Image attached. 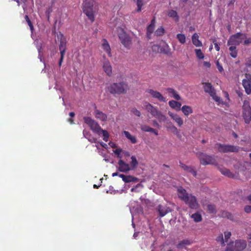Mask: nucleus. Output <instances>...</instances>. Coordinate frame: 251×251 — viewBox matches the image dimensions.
<instances>
[{"label":"nucleus","mask_w":251,"mask_h":251,"mask_svg":"<svg viewBox=\"0 0 251 251\" xmlns=\"http://www.w3.org/2000/svg\"><path fill=\"white\" fill-rule=\"evenodd\" d=\"M192 242L189 239H183L179 242L176 245V248L178 249H185L186 246L190 245Z\"/></svg>","instance_id":"a878e982"},{"label":"nucleus","mask_w":251,"mask_h":251,"mask_svg":"<svg viewBox=\"0 0 251 251\" xmlns=\"http://www.w3.org/2000/svg\"><path fill=\"white\" fill-rule=\"evenodd\" d=\"M133 1L136 2L137 6V12H140L142 10V6L144 4V0H133Z\"/></svg>","instance_id":"4c0bfd02"},{"label":"nucleus","mask_w":251,"mask_h":251,"mask_svg":"<svg viewBox=\"0 0 251 251\" xmlns=\"http://www.w3.org/2000/svg\"><path fill=\"white\" fill-rule=\"evenodd\" d=\"M224 96L227 99V100H229V95L227 92H224Z\"/></svg>","instance_id":"052dcab7"},{"label":"nucleus","mask_w":251,"mask_h":251,"mask_svg":"<svg viewBox=\"0 0 251 251\" xmlns=\"http://www.w3.org/2000/svg\"><path fill=\"white\" fill-rule=\"evenodd\" d=\"M69 115H70V116L71 118H72V117H74L75 116V113H74V112H70V113H69Z\"/></svg>","instance_id":"338daca9"},{"label":"nucleus","mask_w":251,"mask_h":251,"mask_svg":"<svg viewBox=\"0 0 251 251\" xmlns=\"http://www.w3.org/2000/svg\"><path fill=\"white\" fill-rule=\"evenodd\" d=\"M153 130H152V133H154L155 135H158V130H156V129H155L154 128H153L152 129Z\"/></svg>","instance_id":"0e129e2a"},{"label":"nucleus","mask_w":251,"mask_h":251,"mask_svg":"<svg viewBox=\"0 0 251 251\" xmlns=\"http://www.w3.org/2000/svg\"><path fill=\"white\" fill-rule=\"evenodd\" d=\"M214 44L215 50L217 51H219L220 48V46H219V44L216 42H215V43L214 42Z\"/></svg>","instance_id":"13d9d810"},{"label":"nucleus","mask_w":251,"mask_h":251,"mask_svg":"<svg viewBox=\"0 0 251 251\" xmlns=\"http://www.w3.org/2000/svg\"><path fill=\"white\" fill-rule=\"evenodd\" d=\"M246 34L241 32H238L230 36L227 45L228 46H236L242 43L244 39L246 38Z\"/></svg>","instance_id":"0eeeda50"},{"label":"nucleus","mask_w":251,"mask_h":251,"mask_svg":"<svg viewBox=\"0 0 251 251\" xmlns=\"http://www.w3.org/2000/svg\"><path fill=\"white\" fill-rule=\"evenodd\" d=\"M171 128L173 132H177V128L174 126H171Z\"/></svg>","instance_id":"680f3d73"},{"label":"nucleus","mask_w":251,"mask_h":251,"mask_svg":"<svg viewBox=\"0 0 251 251\" xmlns=\"http://www.w3.org/2000/svg\"><path fill=\"white\" fill-rule=\"evenodd\" d=\"M181 110L185 116H188L193 113V110L191 106L188 105H183L181 108Z\"/></svg>","instance_id":"2f4dec72"},{"label":"nucleus","mask_w":251,"mask_h":251,"mask_svg":"<svg viewBox=\"0 0 251 251\" xmlns=\"http://www.w3.org/2000/svg\"><path fill=\"white\" fill-rule=\"evenodd\" d=\"M203 65L205 67H207V68H210V66H211V64L209 62H206V61H204L203 62Z\"/></svg>","instance_id":"bf43d9fd"},{"label":"nucleus","mask_w":251,"mask_h":251,"mask_svg":"<svg viewBox=\"0 0 251 251\" xmlns=\"http://www.w3.org/2000/svg\"><path fill=\"white\" fill-rule=\"evenodd\" d=\"M216 66H217V69H218L220 73L223 72L224 71L222 65L220 64L219 61L218 60H217L216 61Z\"/></svg>","instance_id":"3c124183"},{"label":"nucleus","mask_w":251,"mask_h":251,"mask_svg":"<svg viewBox=\"0 0 251 251\" xmlns=\"http://www.w3.org/2000/svg\"><path fill=\"white\" fill-rule=\"evenodd\" d=\"M94 0H85L83 3V11L88 18L93 22L95 20L94 5Z\"/></svg>","instance_id":"20e7f679"},{"label":"nucleus","mask_w":251,"mask_h":251,"mask_svg":"<svg viewBox=\"0 0 251 251\" xmlns=\"http://www.w3.org/2000/svg\"><path fill=\"white\" fill-rule=\"evenodd\" d=\"M155 26V19L153 18L151 22L150 25H148L147 28V36L148 39H151V35L153 33Z\"/></svg>","instance_id":"b1692460"},{"label":"nucleus","mask_w":251,"mask_h":251,"mask_svg":"<svg viewBox=\"0 0 251 251\" xmlns=\"http://www.w3.org/2000/svg\"><path fill=\"white\" fill-rule=\"evenodd\" d=\"M198 158L202 165H213L216 163V159L214 156L206 153H200L198 154Z\"/></svg>","instance_id":"1a4fd4ad"},{"label":"nucleus","mask_w":251,"mask_h":251,"mask_svg":"<svg viewBox=\"0 0 251 251\" xmlns=\"http://www.w3.org/2000/svg\"><path fill=\"white\" fill-rule=\"evenodd\" d=\"M131 112L133 114H134L135 116H137L138 117H140L141 116V112H140V111H139L138 110H137L136 108H132L131 110Z\"/></svg>","instance_id":"8fccbe9b"},{"label":"nucleus","mask_w":251,"mask_h":251,"mask_svg":"<svg viewBox=\"0 0 251 251\" xmlns=\"http://www.w3.org/2000/svg\"><path fill=\"white\" fill-rule=\"evenodd\" d=\"M169 106L173 109L179 111L181 106V103L176 100H172L169 101Z\"/></svg>","instance_id":"cd10ccee"},{"label":"nucleus","mask_w":251,"mask_h":251,"mask_svg":"<svg viewBox=\"0 0 251 251\" xmlns=\"http://www.w3.org/2000/svg\"><path fill=\"white\" fill-rule=\"evenodd\" d=\"M230 51V55L233 58H236L237 56V50L236 47L234 46H231L229 48Z\"/></svg>","instance_id":"f704fd0d"},{"label":"nucleus","mask_w":251,"mask_h":251,"mask_svg":"<svg viewBox=\"0 0 251 251\" xmlns=\"http://www.w3.org/2000/svg\"><path fill=\"white\" fill-rule=\"evenodd\" d=\"M144 106L147 111L150 113L152 117L157 118L160 122L166 121V116L163 115L157 107L153 106L149 102H146Z\"/></svg>","instance_id":"f03ea898"},{"label":"nucleus","mask_w":251,"mask_h":251,"mask_svg":"<svg viewBox=\"0 0 251 251\" xmlns=\"http://www.w3.org/2000/svg\"><path fill=\"white\" fill-rule=\"evenodd\" d=\"M247 247V242L245 240L239 239L234 242L227 244L225 251H242Z\"/></svg>","instance_id":"39448f33"},{"label":"nucleus","mask_w":251,"mask_h":251,"mask_svg":"<svg viewBox=\"0 0 251 251\" xmlns=\"http://www.w3.org/2000/svg\"><path fill=\"white\" fill-rule=\"evenodd\" d=\"M131 161L130 163V167L131 170H134L138 166V163L135 156H132L131 157Z\"/></svg>","instance_id":"72a5a7b5"},{"label":"nucleus","mask_w":251,"mask_h":251,"mask_svg":"<svg viewBox=\"0 0 251 251\" xmlns=\"http://www.w3.org/2000/svg\"><path fill=\"white\" fill-rule=\"evenodd\" d=\"M168 16L172 18H173L176 22H178L179 18L176 11L174 10H170L167 12Z\"/></svg>","instance_id":"7c9ffc66"},{"label":"nucleus","mask_w":251,"mask_h":251,"mask_svg":"<svg viewBox=\"0 0 251 251\" xmlns=\"http://www.w3.org/2000/svg\"><path fill=\"white\" fill-rule=\"evenodd\" d=\"M158 211L160 216L162 217L166 215L167 213L171 212V209L169 207L159 205L158 206Z\"/></svg>","instance_id":"412c9836"},{"label":"nucleus","mask_w":251,"mask_h":251,"mask_svg":"<svg viewBox=\"0 0 251 251\" xmlns=\"http://www.w3.org/2000/svg\"><path fill=\"white\" fill-rule=\"evenodd\" d=\"M216 240L217 241V242L220 243L222 246H225V242L222 233L219 235V236L216 238Z\"/></svg>","instance_id":"37998d69"},{"label":"nucleus","mask_w":251,"mask_h":251,"mask_svg":"<svg viewBox=\"0 0 251 251\" xmlns=\"http://www.w3.org/2000/svg\"><path fill=\"white\" fill-rule=\"evenodd\" d=\"M102 48L103 50L107 53L108 56L111 57V48L107 41L104 39L102 40Z\"/></svg>","instance_id":"bb28decb"},{"label":"nucleus","mask_w":251,"mask_h":251,"mask_svg":"<svg viewBox=\"0 0 251 251\" xmlns=\"http://www.w3.org/2000/svg\"><path fill=\"white\" fill-rule=\"evenodd\" d=\"M243 117L246 124H249L251 120V107L248 100H244L242 106Z\"/></svg>","instance_id":"9d476101"},{"label":"nucleus","mask_w":251,"mask_h":251,"mask_svg":"<svg viewBox=\"0 0 251 251\" xmlns=\"http://www.w3.org/2000/svg\"><path fill=\"white\" fill-rule=\"evenodd\" d=\"M108 144L112 148H116L117 147L116 144L112 141H110Z\"/></svg>","instance_id":"5fc2aeb1"},{"label":"nucleus","mask_w":251,"mask_h":251,"mask_svg":"<svg viewBox=\"0 0 251 251\" xmlns=\"http://www.w3.org/2000/svg\"><path fill=\"white\" fill-rule=\"evenodd\" d=\"M224 235H225V242H227L228 239L230 238L231 236V233L229 231H225L224 232Z\"/></svg>","instance_id":"09e8293b"},{"label":"nucleus","mask_w":251,"mask_h":251,"mask_svg":"<svg viewBox=\"0 0 251 251\" xmlns=\"http://www.w3.org/2000/svg\"><path fill=\"white\" fill-rule=\"evenodd\" d=\"M195 51L196 53V56L198 58L200 59H202L204 58V54L202 52L201 49H196L195 50Z\"/></svg>","instance_id":"a18cd8bd"},{"label":"nucleus","mask_w":251,"mask_h":251,"mask_svg":"<svg viewBox=\"0 0 251 251\" xmlns=\"http://www.w3.org/2000/svg\"><path fill=\"white\" fill-rule=\"evenodd\" d=\"M153 125L154 126H159V124H158V123L156 121H154L153 122Z\"/></svg>","instance_id":"69168bd1"},{"label":"nucleus","mask_w":251,"mask_h":251,"mask_svg":"<svg viewBox=\"0 0 251 251\" xmlns=\"http://www.w3.org/2000/svg\"><path fill=\"white\" fill-rule=\"evenodd\" d=\"M191 218L194 220L195 222H200L202 220V217L201 214L197 212L194 214H192L191 216Z\"/></svg>","instance_id":"c9c22d12"},{"label":"nucleus","mask_w":251,"mask_h":251,"mask_svg":"<svg viewBox=\"0 0 251 251\" xmlns=\"http://www.w3.org/2000/svg\"><path fill=\"white\" fill-rule=\"evenodd\" d=\"M177 192L178 197L183 201L190 196V194H188L182 187H178Z\"/></svg>","instance_id":"f3484780"},{"label":"nucleus","mask_w":251,"mask_h":251,"mask_svg":"<svg viewBox=\"0 0 251 251\" xmlns=\"http://www.w3.org/2000/svg\"><path fill=\"white\" fill-rule=\"evenodd\" d=\"M101 62L103 72L107 76H111L112 75V68L109 60L103 56Z\"/></svg>","instance_id":"ddd939ff"},{"label":"nucleus","mask_w":251,"mask_h":251,"mask_svg":"<svg viewBox=\"0 0 251 251\" xmlns=\"http://www.w3.org/2000/svg\"><path fill=\"white\" fill-rule=\"evenodd\" d=\"M83 120L85 123L89 126L93 132L100 135V130L101 128L97 122L89 117H84Z\"/></svg>","instance_id":"9b49d317"},{"label":"nucleus","mask_w":251,"mask_h":251,"mask_svg":"<svg viewBox=\"0 0 251 251\" xmlns=\"http://www.w3.org/2000/svg\"><path fill=\"white\" fill-rule=\"evenodd\" d=\"M127 83L122 81L111 84L107 87L108 91L111 94H124L128 90Z\"/></svg>","instance_id":"f257e3e1"},{"label":"nucleus","mask_w":251,"mask_h":251,"mask_svg":"<svg viewBox=\"0 0 251 251\" xmlns=\"http://www.w3.org/2000/svg\"><path fill=\"white\" fill-rule=\"evenodd\" d=\"M219 170L222 174L227 176L228 177H233L234 176L233 174L227 169L224 167H219Z\"/></svg>","instance_id":"c756f323"},{"label":"nucleus","mask_w":251,"mask_h":251,"mask_svg":"<svg viewBox=\"0 0 251 251\" xmlns=\"http://www.w3.org/2000/svg\"><path fill=\"white\" fill-rule=\"evenodd\" d=\"M57 38L60 39V43L59 45V50L66 49L67 41L63 34L60 32L59 34L57 35Z\"/></svg>","instance_id":"4be33fe9"},{"label":"nucleus","mask_w":251,"mask_h":251,"mask_svg":"<svg viewBox=\"0 0 251 251\" xmlns=\"http://www.w3.org/2000/svg\"><path fill=\"white\" fill-rule=\"evenodd\" d=\"M168 114L177 124L179 126H181L183 124V120L177 114L171 112H169Z\"/></svg>","instance_id":"5701e85b"},{"label":"nucleus","mask_w":251,"mask_h":251,"mask_svg":"<svg viewBox=\"0 0 251 251\" xmlns=\"http://www.w3.org/2000/svg\"><path fill=\"white\" fill-rule=\"evenodd\" d=\"M179 166L185 171L191 173L194 176H196L197 173L193 167L191 166H187L181 161H179Z\"/></svg>","instance_id":"aec40b11"},{"label":"nucleus","mask_w":251,"mask_h":251,"mask_svg":"<svg viewBox=\"0 0 251 251\" xmlns=\"http://www.w3.org/2000/svg\"><path fill=\"white\" fill-rule=\"evenodd\" d=\"M166 91L170 95H172L173 98L176 100H180L181 99L180 96L174 89L171 88H168L166 89Z\"/></svg>","instance_id":"c85d7f7f"},{"label":"nucleus","mask_w":251,"mask_h":251,"mask_svg":"<svg viewBox=\"0 0 251 251\" xmlns=\"http://www.w3.org/2000/svg\"><path fill=\"white\" fill-rule=\"evenodd\" d=\"M251 43V38H249L245 40L244 42V45H249Z\"/></svg>","instance_id":"6e6d98bb"},{"label":"nucleus","mask_w":251,"mask_h":251,"mask_svg":"<svg viewBox=\"0 0 251 251\" xmlns=\"http://www.w3.org/2000/svg\"><path fill=\"white\" fill-rule=\"evenodd\" d=\"M207 211L209 213L216 214L217 210L214 204H210L207 205Z\"/></svg>","instance_id":"a19ab883"},{"label":"nucleus","mask_w":251,"mask_h":251,"mask_svg":"<svg viewBox=\"0 0 251 251\" xmlns=\"http://www.w3.org/2000/svg\"><path fill=\"white\" fill-rule=\"evenodd\" d=\"M242 85L246 93L248 95L251 94V75L249 74H245V78L242 80Z\"/></svg>","instance_id":"4468645a"},{"label":"nucleus","mask_w":251,"mask_h":251,"mask_svg":"<svg viewBox=\"0 0 251 251\" xmlns=\"http://www.w3.org/2000/svg\"><path fill=\"white\" fill-rule=\"evenodd\" d=\"M221 216L224 218H226L231 221H233L234 219L232 214L231 213L226 211H224L222 212Z\"/></svg>","instance_id":"e433bc0d"},{"label":"nucleus","mask_w":251,"mask_h":251,"mask_svg":"<svg viewBox=\"0 0 251 251\" xmlns=\"http://www.w3.org/2000/svg\"><path fill=\"white\" fill-rule=\"evenodd\" d=\"M176 38L181 44H184L186 42V37L183 34H177Z\"/></svg>","instance_id":"58836bf2"},{"label":"nucleus","mask_w":251,"mask_h":251,"mask_svg":"<svg viewBox=\"0 0 251 251\" xmlns=\"http://www.w3.org/2000/svg\"><path fill=\"white\" fill-rule=\"evenodd\" d=\"M68 122H70V124H74V120L73 119L71 118L68 119Z\"/></svg>","instance_id":"774afa93"},{"label":"nucleus","mask_w":251,"mask_h":251,"mask_svg":"<svg viewBox=\"0 0 251 251\" xmlns=\"http://www.w3.org/2000/svg\"><path fill=\"white\" fill-rule=\"evenodd\" d=\"M27 23L28 25L29 26L30 29L31 30H32L33 29V25H32L31 21L29 20L27 21Z\"/></svg>","instance_id":"4d7b16f0"},{"label":"nucleus","mask_w":251,"mask_h":251,"mask_svg":"<svg viewBox=\"0 0 251 251\" xmlns=\"http://www.w3.org/2000/svg\"><path fill=\"white\" fill-rule=\"evenodd\" d=\"M94 115L96 119L101 121L105 122L107 119V115L102 111L98 110L96 106H95V108Z\"/></svg>","instance_id":"a211bd4d"},{"label":"nucleus","mask_w":251,"mask_h":251,"mask_svg":"<svg viewBox=\"0 0 251 251\" xmlns=\"http://www.w3.org/2000/svg\"><path fill=\"white\" fill-rule=\"evenodd\" d=\"M151 49L152 51L159 53L163 52L162 49L160 48V46L158 45H153L152 46Z\"/></svg>","instance_id":"c03bdc74"},{"label":"nucleus","mask_w":251,"mask_h":251,"mask_svg":"<svg viewBox=\"0 0 251 251\" xmlns=\"http://www.w3.org/2000/svg\"><path fill=\"white\" fill-rule=\"evenodd\" d=\"M59 50L60 53V58L58 63V65L60 67L62 65V63L64 59V55L65 54L66 49Z\"/></svg>","instance_id":"79ce46f5"},{"label":"nucleus","mask_w":251,"mask_h":251,"mask_svg":"<svg viewBox=\"0 0 251 251\" xmlns=\"http://www.w3.org/2000/svg\"><path fill=\"white\" fill-rule=\"evenodd\" d=\"M141 129L143 131H144V132H151L152 130H152L153 128H151V127L148 126H146V125L142 126L141 127Z\"/></svg>","instance_id":"de8ad7c7"},{"label":"nucleus","mask_w":251,"mask_h":251,"mask_svg":"<svg viewBox=\"0 0 251 251\" xmlns=\"http://www.w3.org/2000/svg\"><path fill=\"white\" fill-rule=\"evenodd\" d=\"M186 204H187L189 208L193 209H198L200 205L198 203L197 199L196 197L190 194V196L187 198V199L184 201Z\"/></svg>","instance_id":"f8f14e48"},{"label":"nucleus","mask_w":251,"mask_h":251,"mask_svg":"<svg viewBox=\"0 0 251 251\" xmlns=\"http://www.w3.org/2000/svg\"><path fill=\"white\" fill-rule=\"evenodd\" d=\"M117 33L122 44L127 49H130L132 44V38L121 27L117 28Z\"/></svg>","instance_id":"7ed1b4c3"},{"label":"nucleus","mask_w":251,"mask_h":251,"mask_svg":"<svg viewBox=\"0 0 251 251\" xmlns=\"http://www.w3.org/2000/svg\"><path fill=\"white\" fill-rule=\"evenodd\" d=\"M244 211L247 213H251V205H246L244 207Z\"/></svg>","instance_id":"864d4df0"},{"label":"nucleus","mask_w":251,"mask_h":251,"mask_svg":"<svg viewBox=\"0 0 251 251\" xmlns=\"http://www.w3.org/2000/svg\"><path fill=\"white\" fill-rule=\"evenodd\" d=\"M122 151V150L121 149H117L114 151V152L117 155L118 158H121L120 156V154Z\"/></svg>","instance_id":"603ef678"},{"label":"nucleus","mask_w":251,"mask_h":251,"mask_svg":"<svg viewBox=\"0 0 251 251\" xmlns=\"http://www.w3.org/2000/svg\"><path fill=\"white\" fill-rule=\"evenodd\" d=\"M124 134L125 135V136L130 141V142L132 144H135L137 143V141L136 139V138L134 136H132L130 134V133L127 131H124Z\"/></svg>","instance_id":"473e14b6"},{"label":"nucleus","mask_w":251,"mask_h":251,"mask_svg":"<svg viewBox=\"0 0 251 251\" xmlns=\"http://www.w3.org/2000/svg\"><path fill=\"white\" fill-rule=\"evenodd\" d=\"M119 176L122 178L123 181L125 183H129L131 182H136L139 181V179L132 176H126L123 174H120Z\"/></svg>","instance_id":"6ab92c4d"},{"label":"nucleus","mask_w":251,"mask_h":251,"mask_svg":"<svg viewBox=\"0 0 251 251\" xmlns=\"http://www.w3.org/2000/svg\"><path fill=\"white\" fill-rule=\"evenodd\" d=\"M101 133L103 136V140L105 142H107L109 136L108 132L106 130L101 129V130H100V135Z\"/></svg>","instance_id":"ea45409f"},{"label":"nucleus","mask_w":251,"mask_h":251,"mask_svg":"<svg viewBox=\"0 0 251 251\" xmlns=\"http://www.w3.org/2000/svg\"><path fill=\"white\" fill-rule=\"evenodd\" d=\"M118 165V170L121 172L126 173L131 170L129 165L122 159L119 160Z\"/></svg>","instance_id":"dca6fc26"},{"label":"nucleus","mask_w":251,"mask_h":251,"mask_svg":"<svg viewBox=\"0 0 251 251\" xmlns=\"http://www.w3.org/2000/svg\"><path fill=\"white\" fill-rule=\"evenodd\" d=\"M215 148L217 149L218 151L222 153L226 152H236L239 150V147L233 145L222 144L221 143H217L215 145Z\"/></svg>","instance_id":"6e6552de"},{"label":"nucleus","mask_w":251,"mask_h":251,"mask_svg":"<svg viewBox=\"0 0 251 251\" xmlns=\"http://www.w3.org/2000/svg\"><path fill=\"white\" fill-rule=\"evenodd\" d=\"M202 84L205 92L208 93L215 101L219 104H226V103L223 102L220 97L216 95V90L210 83L203 82Z\"/></svg>","instance_id":"423d86ee"},{"label":"nucleus","mask_w":251,"mask_h":251,"mask_svg":"<svg viewBox=\"0 0 251 251\" xmlns=\"http://www.w3.org/2000/svg\"><path fill=\"white\" fill-rule=\"evenodd\" d=\"M146 92L149 93L153 98L157 99L160 101H166L165 98H164L160 92L157 91L153 90L151 89H148L146 90Z\"/></svg>","instance_id":"2eb2a0df"},{"label":"nucleus","mask_w":251,"mask_h":251,"mask_svg":"<svg viewBox=\"0 0 251 251\" xmlns=\"http://www.w3.org/2000/svg\"><path fill=\"white\" fill-rule=\"evenodd\" d=\"M100 145H101L102 147H103L104 148L106 149V148H107V147H107V145L106 144H105V143H103V142H101V143H100Z\"/></svg>","instance_id":"e2e57ef3"},{"label":"nucleus","mask_w":251,"mask_h":251,"mask_svg":"<svg viewBox=\"0 0 251 251\" xmlns=\"http://www.w3.org/2000/svg\"><path fill=\"white\" fill-rule=\"evenodd\" d=\"M165 32V30L164 28L162 26L158 28L157 30L155 31V34L157 36H162L164 34Z\"/></svg>","instance_id":"49530a36"},{"label":"nucleus","mask_w":251,"mask_h":251,"mask_svg":"<svg viewBox=\"0 0 251 251\" xmlns=\"http://www.w3.org/2000/svg\"><path fill=\"white\" fill-rule=\"evenodd\" d=\"M192 42L194 45L197 47L202 46V42L199 40V36L197 33H195L192 36Z\"/></svg>","instance_id":"393cba45"}]
</instances>
